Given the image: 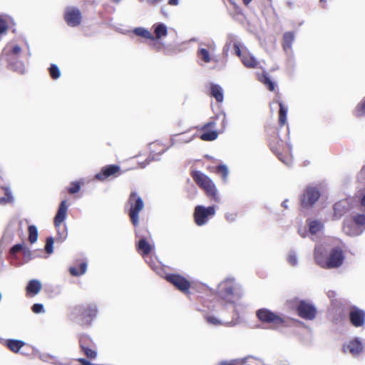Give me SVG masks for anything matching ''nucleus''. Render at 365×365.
<instances>
[{
  "instance_id": "c756f323",
  "label": "nucleus",
  "mask_w": 365,
  "mask_h": 365,
  "mask_svg": "<svg viewBox=\"0 0 365 365\" xmlns=\"http://www.w3.org/2000/svg\"><path fill=\"white\" fill-rule=\"evenodd\" d=\"M138 251L143 255H148L152 250V246L144 237H142L136 245Z\"/></svg>"
},
{
  "instance_id": "a878e982",
  "label": "nucleus",
  "mask_w": 365,
  "mask_h": 365,
  "mask_svg": "<svg viewBox=\"0 0 365 365\" xmlns=\"http://www.w3.org/2000/svg\"><path fill=\"white\" fill-rule=\"evenodd\" d=\"M240 60L243 65L247 68H256L258 64V61L256 58L248 51H245V54Z\"/></svg>"
},
{
  "instance_id": "6ab92c4d",
  "label": "nucleus",
  "mask_w": 365,
  "mask_h": 365,
  "mask_svg": "<svg viewBox=\"0 0 365 365\" xmlns=\"http://www.w3.org/2000/svg\"><path fill=\"white\" fill-rule=\"evenodd\" d=\"M68 205L66 200H62L58 206L57 212L54 217V224L58 227L61 223L66 220L67 215Z\"/></svg>"
},
{
  "instance_id": "4468645a",
  "label": "nucleus",
  "mask_w": 365,
  "mask_h": 365,
  "mask_svg": "<svg viewBox=\"0 0 365 365\" xmlns=\"http://www.w3.org/2000/svg\"><path fill=\"white\" fill-rule=\"evenodd\" d=\"M346 351H349L353 356H359L364 350V344L359 337L351 339L346 345L344 346Z\"/></svg>"
},
{
  "instance_id": "473e14b6",
  "label": "nucleus",
  "mask_w": 365,
  "mask_h": 365,
  "mask_svg": "<svg viewBox=\"0 0 365 365\" xmlns=\"http://www.w3.org/2000/svg\"><path fill=\"white\" fill-rule=\"evenodd\" d=\"M133 33L135 36L142 37L145 39L149 40V39L153 38V34H151V32L148 29H147L144 27L134 28L133 30Z\"/></svg>"
},
{
  "instance_id": "0e129e2a",
  "label": "nucleus",
  "mask_w": 365,
  "mask_h": 365,
  "mask_svg": "<svg viewBox=\"0 0 365 365\" xmlns=\"http://www.w3.org/2000/svg\"><path fill=\"white\" fill-rule=\"evenodd\" d=\"M76 361L80 362L81 365H96L95 364L90 362L88 360L84 358H78L76 359Z\"/></svg>"
},
{
  "instance_id": "a211bd4d",
  "label": "nucleus",
  "mask_w": 365,
  "mask_h": 365,
  "mask_svg": "<svg viewBox=\"0 0 365 365\" xmlns=\"http://www.w3.org/2000/svg\"><path fill=\"white\" fill-rule=\"evenodd\" d=\"M306 226L308 228V232L311 235H315L322 232L324 229V225L322 220L309 217L306 220Z\"/></svg>"
},
{
  "instance_id": "e2e57ef3",
  "label": "nucleus",
  "mask_w": 365,
  "mask_h": 365,
  "mask_svg": "<svg viewBox=\"0 0 365 365\" xmlns=\"http://www.w3.org/2000/svg\"><path fill=\"white\" fill-rule=\"evenodd\" d=\"M232 45L228 43L227 42H225L223 48H222V53L225 56H228L229 55V51L230 50V48Z\"/></svg>"
},
{
  "instance_id": "f8f14e48",
  "label": "nucleus",
  "mask_w": 365,
  "mask_h": 365,
  "mask_svg": "<svg viewBox=\"0 0 365 365\" xmlns=\"http://www.w3.org/2000/svg\"><path fill=\"white\" fill-rule=\"evenodd\" d=\"M349 319L351 324L356 328L365 325V311L356 306H351L349 312Z\"/></svg>"
},
{
  "instance_id": "39448f33",
  "label": "nucleus",
  "mask_w": 365,
  "mask_h": 365,
  "mask_svg": "<svg viewBox=\"0 0 365 365\" xmlns=\"http://www.w3.org/2000/svg\"><path fill=\"white\" fill-rule=\"evenodd\" d=\"M256 316L262 323L269 324V328L272 329L287 326L286 318L283 314L275 313L267 308L257 310Z\"/></svg>"
},
{
  "instance_id": "393cba45",
  "label": "nucleus",
  "mask_w": 365,
  "mask_h": 365,
  "mask_svg": "<svg viewBox=\"0 0 365 365\" xmlns=\"http://www.w3.org/2000/svg\"><path fill=\"white\" fill-rule=\"evenodd\" d=\"M5 345L14 353H18L26 344L25 341L20 339H9L5 341Z\"/></svg>"
},
{
  "instance_id": "b1692460",
  "label": "nucleus",
  "mask_w": 365,
  "mask_h": 365,
  "mask_svg": "<svg viewBox=\"0 0 365 365\" xmlns=\"http://www.w3.org/2000/svg\"><path fill=\"white\" fill-rule=\"evenodd\" d=\"M217 120H221V125L223 130L225 128L227 124L226 114L225 112H220V113L217 114L214 117L213 120L207 122L202 127V130H207L210 128L215 126Z\"/></svg>"
},
{
  "instance_id": "338daca9",
  "label": "nucleus",
  "mask_w": 365,
  "mask_h": 365,
  "mask_svg": "<svg viewBox=\"0 0 365 365\" xmlns=\"http://www.w3.org/2000/svg\"><path fill=\"white\" fill-rule=\"evenodd\" d=\"M179 135V134H175V135H172L171 137H170V147L171 146H173L176 144H178V138H176Z\"/></svg>"
},
{
  "instance_id": "c9c22d12",
  "label": "nucleus",
  "mask_w": 365,
  "mask_h": 365,
  "mask_svg": "<svg viewBox=\"0 0 365 365\" xmlns=\"http://www.w3.org/2000/svg\"><path fill=\"white\" fill-rule=\"evenodd\" d=\"M203 132L201 133L200 138L204 141H212L217 138L218 133L216 130H202Z\"/></svg>"
},
{
  "instance_id": "69168bd1",
  "label": "nucleus",
  "mask_w": 365,
  "mask_h": 365,
  "mask_svg": "<svg viewBox=\"0 0 365 365\" xmlns=\"http://www.w3.org/2000/svg\"><path fill=\"white\" fill-rule=\"evenodd\" d=\"M193 138H194V136H192L188 138H178V143H188L192 140Z\"/></svg>"
},
{
  "instance_id": "e433bc0d",
  "label": "nucleus",
  "mask_w": 365,
  "mask_h": 365,
  "mask_svg": "<svg viewBox=\"0 0 365 365\" xmlns=\"http://www.w3.org/2000/svg\"><path fill=\"white\" fill-rule=\"evenodd\" d=\"M259 80L270 91H273L275 88L274 83L270 79L267 73H262Z\"/></svg>"
},
{
  "instance_id": "6e6552de",
  "label": "nucleus",
  "mask_w": 365,
  "mask_h": 365,
  "mask_svg": "<svg viewBox=\"0 0 365 365\" xmlns=\"http://www.w3.org/2000/svg\"><path fill=\"white\" fill-rule=\"evenodd\" d=\"M215 207L213 205L208 207L197 205L193 212L195 222L198 226H202L207 224L209 220L215 216Z\"/></svg>"
},
{
  "instance_id": "4d7b16f0",
  "label": "nucleus",
  "mask_w": 365,
  "mask_h": 365,
  "mask_svg": "<svg viewBox=\"0 0 365 365\" xmlns=\"http://www.w3.org/2000/svg\"><path fill=\"white\" fill-rule=\"evenodd\" d=\"M170 147H168L166 149L162 150L161 152L156 154H150L147 158L148 161L150 163L152 161L160 160V156L163 154Z\"/></svg>"
},
{
  "instance_id": "de8ad7c7",
  "label": "nucleus",
  "mask_w": 365,
  "mask_h": 365,
  "mask_svg": "<svg viewBox=\"0 0 365 365\" xmlns=\"http://www.w3.org/2000/svg\"><path fill=\"white\" fill-rule=\"evenodd\" d=\"M226 42L232 45V46H237L242 43L240 38L237 35L232 33L227 34L226 37Z\"/></svg>"
},
{
  "instance_id": "423d86ee",
  "label": "nucleus",
  "mask_w": 365,
  "mask_h": 365,
  "mask_svg": "<svg viewBox=\"0 0 365 365\" xmlns=\"http://www.w3.org/2000/svg\"><path fill=\"white\" fill-rule=\"evenodd\" d=\"M192 178L205 190L208 197L215 202L220 201L217 189L214 182L207 175L200 171H195L192 173Z\"/></svg>"
},
{
  "instance_id": "f257e3e1",
  "label": "nucleus",
  "mask_w": 365,
  "mask_h": 365,
  "mask_svg": "<svg viewBox=\"0 0 365 365\" xmlns=\"http://www.w3.org/2000/svg\"><path fill=\"white\" fill-rule=\"evenodd\" d=\"M241 284L233 277H228L217 287V295L227 304L234 305L243 296Z\"/></svg>"
},
{
  "instance_id": "864d4df0",
  "label": "nucleus",
  "mask_w": 365,
  "mask_h": 365,
  "mask_svg": "<svg viewBox=\"0 0 365 365\" xmlns=\"http://www.w3.org/2000/svg\"><path fill=\"white\" fill-rule=\"evenodd\" d=\"M205 319L208 324L214 326L223 324L222 322L215 316L207 315L205 317Z\"/></svg>"
},
{
  "instance_id": "37998d69",
  "label": "nucleus",
  "mask_w": 365,
  "mask_h": 365,
  "mask_svg": "<svg viewBox=\"0 0 365 365\" xmlns=\"http://www.w3.org/2000/svg\"><path fill=\"white\" fill-rule=\"evenodd\" d=\"M272 150L276 153L277 156L278 157L279 160L282 161L284 164H285L287 166H291L292 164V158L291 155L284 156L283 154L277 152L276 150L274 149L273 147H271Z\"/></svg>"
},
{
  "instance_id": "412c9836",
  "label": "nucleus",
  "mask_w": 365,
  "mask_h": 365,
  "mask_svg": "<svg viewBox=\"0 0 365 365\" xmlns=\"http://www.w3.org/2000/svg\"><path fill=\"white\" fill-rule=\"evenodd\" d=\"M334 217L339 219L350 210L349 202L346 200H340L334 205Z\"/></svg>"
},
{
  "instance_id": "9b49d317",
  "label": "nucleus",
  "mask_w": 365,
  "mask_h": 365,
  "mask_svg": "<svg viewBox=\"0 0 365 365\" xmlns=\"http://www.w3.org/2000/svg\"><path fill=\"white\" fill-rule=\"evenodd\" d=\"M298 315L306 320H313L317 315V309L312 304L301 300L297 305Z\"/></svg>"
},
{
  "instance_id": "f704fd0d",
  "label": "nucleus",
  "mask_w": 365,
  "mask_h": 365,
  "mask_svg": "<svg viewBox=\"0 0 365 365\" xmlns=\"http://www.w3.org/2000/svg\"><path fill=\"white\" fill-rule=\"evenodd\" d=\"M87 267H88L87 262H82L80 263L79 270H78L77 268H76L74 267H71L69 268V272L73 277H79L81 275L84 274L86 272Z\"/></svg>"
},
{
  "instance_id": "aec40b11",
  "label": "nucleus",
  "mask_w": 365,
  "mask_h": 365,
  "mask_svg": "<svg viewBox=\"0 0 365 365\" xmlns=\"http://www.w3.org/2000/svg\"><path fill=\"white\" fill-rule=\"evenodd\" d=\"M68 205L66 200H62L58 206L57 212L54 217V224L58 227L61 223L66 220L67 215Z\"/></svg>"
},
{
  "instance_id": "bb28decb",
  "label": "nucleus",
  "mask_w": 365,
  "mask_h": 365,
  "mask_svg": "<svg viewBox=\"0 0 365 365\" xmlns=\"http://www.w3.org/2000/svg\"><path fill=\"white\" fill-rule=\"evenodd\" d=\"M42 288L41 282L38 279L30 280L26 285V292L31 295L38 294Z\"/></svg>"
},
{
  "instance_id": "a18cd8bd",
  "label": "nucleus",
  "mask_w": 365,
  "mask_h": 365,
  "mask_svg": "<svg viewBox=\"0 0 365 365\" xmlns=\"http://www.w3.org/2000/svg\"><path fill=\"white\" fill-rule=\"evenodd\" d=\"M149 40L150 41L148 43L149 46L156 51H160L164 47V43L160 41V39L154 38Z\"/></svg>"
},
{
  "instance_id": "49530a36",
  "label": "nucleus",
  "mask_w": 365,
  "mask_h": 365,
  "mask_svg": "<svg viewBox=\"0 0 365 365\" xmlns=\"http://www.w3.org/2000/svg\"><path fill=\"white\" fill-rule=\"evenodd\" d=\"M287 262L292 267H297L298 265L299 261L295 251L291 250L289 252Z\"/></svg>"
},
{
  "instance_id": "5fc2aeb1",
  "label": "nucleus",
  "mask_w": 365,
  "mask_h": 365,
  "mask_svg": "<svg viewBox=\"0 0 365 365\" xmlns=\"http://www.w3.org/2000/svg\"><path fill=\"white\" fill-rule=\"evenodd\" d=\"M238 213L237 212H226L225 214V219L229 223L235 222L237 219Z\"/></svg>"
},
{
  "instance_id": "1a4fd4ad",
  "label": "nucleus",
  "mask_w": 365,
  "mask_h": 365,
  "mask_svg": "<svg viewBox=\"0 0 365 365\" xmlns=\"http://www.w3.org/2000/svg\"><path fill=\"white\" fill-rule=\"evenodd\" d=\"M344 259L343 250L339 247H335L330 250L327 256L323 268L328 269L339 268L343 264Z\"/></svg>"
},
{
  "instance_id": "dca6fc26",
  "label": "nucleus",
  "mask_w": 365,
  "mask_h": 365,
  "mask_svg": "<svg viewBox=\"0 0 365 365\" xmlns=\"http://www.w3.org/2000/svg\"><path fill=\"white\" fill-rule=\"evenodd\" d=\"M120 170V168L118 165H108L101 168V171L96 174L94 178L100 181H103L108 178L115 175Z\"/></svg>"
},
{
  "instance_id": "09e8293b",
  "label": "nucleus",
  "mask_w": 365,
  "mask_h": 365,
  "mask_svg": "<svg viewBox=\"0 0 365 365\" xmlns=\"http://www.w3.org/2000/svg\"><path fill=\"white\" fill-rule=\"evenodd\" d=\"M21 253L24 255V262H20V261L17 262L18 265H21L23 263H27L31 259H33L31 251L28 247H26V246L24 247L23 251L21 252Z\"/></svg>"
},
{
  "instance_id": "5701e85b",
  "label": "nucleus",
  "mask_w": 365,
  "mask_h": 365,
  "mask_svg": "<svg viewBox=\"0 0 365 365\" xmlns=\"http://www.w3.org/2000/svg\"><path fill=\"white\" fill-rule=\"evenodd\" d=\"M152 29L153 31V38L161 39L168 35V27L162 22L155 23L153 25Z\"/></svg>"
},
{
  "instance_id": "72a5a7b5",
  "label": "nucleus",
  "mask_w": 365,
  "mask_h": 365,
  "mask_svg": "<svg viewBox=\"0 0 365 365\" xmlns=\"http://www.w3.org/2000/svg\"><path fill=\"white\" fill-rule=\"evenodd\" d=\"M24 247L25 246L23 244L20 243L13 245L9 250L10 258L13 260H16V262H19V259L17 255L18 253H21Z\"/></svg>"
},
{
  "instance_id": "c85d7f7f",
  "label": "nucleus",
  "mask_w": 365,
  "mask_h": 365,
  "mask_svg": "<svg viewBox=\"0 0 365 365\" xmlns=\"http://www.w3.org/2000/svg\"><path fill=\"white\" fill-rule=\"evenodd\" d=\"M210 95L212 97L215 98V100L222 103L224 100V92L222 88L215 83H212L210 86Z\"/></svg>"
},
{
  "instance_id": "f03ea898",
  "label": "nucleus",
  "mask_w": 365,
  "mask_h": 365,
  "mask_svg": "<svg viewBox=\"0 0 365 365\" xmlns=\"http://www.w3.org/2000/svg\"><path fill=\"white\" fill-rule=\"evenodd\" d=\"M21 48L17 45H8L2 51L1 59L7 62V68L19 74H24L26 68L24 63L20 60Z\"/></svg>"
},
{
  "instance_id": "2eb2a0df",
  "label": "nucleus",
  "mask_w": 365,
  "mask_h": 365,
  "mask_svg": "<svg viewBox=\"0 0 365 365\" xmlns=\"http://www.w3.org/2000/svg\"><path fill=\"white\" fill-rule=\"evenodd\" d=\"M342 230L346 235L350 237H357L364 232V230L357 225L351 217L344 220Z\"/></svg>"
},
{
  "instance_id": "8fccbe9b",
  "label": "nucleus",
  "mask_w": 365,
  "mask_h": 365,
  "mask_svg": "<svg viewBox=\"0 0 365 365\" xmlns=\"http://www.w3.org/2000/svg\"><path fill=\"white\" fill-rule=\"evenodd\" d=\"M53 243L54 240L53 237H48L46 238L45 245V251L47 254L51 255L53 252Z\"/></svg>"
},
{
  "instance_id": "f3484780",
  "label": "nucleus",
  "mask_w": 365,
  "mask_h": 365,
  "mask_svg": "<svg viewBox=\"0 0 365 365\" xmlns=\"http://www.w3.org/2000/svg\"><path fill=\"white\" fill-rule=\"evenodd\" d=\"M91 339L87 335H81L79 337V346L81 351L88 359H93L97 356V351L94 349L89 348L88 343L91 341Z\"/></svg>"
},
{
  "instance_id": "6e6d98bb",
  "label": "nucleus",
  "mask_w": 365,
  "mask_h": 365,
  "mask_svg": "<svg viewBox=\"0 0 365 365\" xmlns=\"http://www.w3.org/2000/svg\"><path fill=\"white\" fill-rule=\"evenodd\" d=\"M31 311L35 314H41L45 312L44 307L43 304L36 303L31 307Z\"/></svg>"
},
{
  "instance_id": "2f4dec72",
  "label": "nucleus",
  "mask_w": 365,
  "mask_h": 365,
  "mask_svg": "<svg viewBox=\"0 0 365 365\" xmlns=\"http://www.w3.org/2000/svg\"><path fill=\"white\" fill-rule=\"evenodd\" d=\"M276 103H278V105L279 106V124L280 126H283L287 123V115L288 108L286 106H284V104L282 101H277Z\"/></svg>"
},
{
  "instance_id": "bf43d9fd",
  "label": "nucleus",
  "mask_w": 365,
  "mask_h": 365,
  "mask_svg": "<svg viewBox=\"0 0 365 365\" xmlns=\"http://www.w3.org/2000/svg\"><path fill=\"white\" fill-rule=\"evenodd\" d=\"M58 238L57 239L58 241L60 242H63L66 237H67V232H66V226L64 225L63 230L62 232H61L59 230H57Z\"/></svg>"
},
{
  "instance_id": "a19ab883",
  "label": "nucleus",
  "mask_w": 365,
  "mask_h": 365,
  "mask_svg": "<svg viewBox=\"0 0 365 365\" xmlns=\"http://www.w3.org/2000/svg\"><path fill=\"white\" fill-rule=\"evenodd\" d=\"M28 232H29V237H28L29 241L30 242L31 244H34L38 240V230H37L36 226H35L34 225H29L28 227Z\"/></svg>"
},
{
  "instance_id": "603ef678",
  "label": "nucleus",
  "mask_w": 365,
  "mask_h": 365,
  "mask_svg": "<svg viewBox=\"0 0 365 365\" xmlns=\"http://www.w3.org/2000/svg\"><path fill=\"white\" fill-rule=\"evenodd\" d=\"M81 190V183L78 181H73L71 183V187L68 189L70 194H76Z\"/></svg>"
},
{
  "instance_id": "ea45409f",
  "label": "nucleus",
  "mask_w": 365,
  "mask_h": 365,
  "mask_svg": "<svg viewBox=\"0 0 365 365\" xmlns=\"http://www.w3.org/2000/svg\"><path fill=\"white\" fill-rule=\"evenodd\" d=\"M197 56L204 63H210L211 61V57L208 50L205 48H199L197 51Z\"/></svg>"
},
{
  "instance_id": "9d476101",
  "label": "nucleus",
  "mask_w": 365,
  "mask_h": 365,
  "mask_svg": "<svg viewBox=\"0 0 365 365\" xmlns=\"http://www.w3.org/2000/svg\"><path fill=\"white\" fill-rule=\"evenodd\" d=\"M63 18L70 27H77L82 21V14L78 8L75 6H68L64 11Z\"/></svg>"
},
{
  "instance_id": "052dcab7",
  "label": "nucleus",
  "mask_w": 365,
  "mask_h": 365,
  "mask_svg": "<svg viewBox=\"0 0 365 365\" xmlns=\"http://www.w3.org/2000/svg\"><path fill=\"white\" fill-rule=\"evenodd\" d=\"M242 46V43H240V44H238L237 46H233V48L235 50V54L240 58H241L244 56L245 51H242V50H241Z\"/></svg>"
},
{
  "instance_id": "4be33fe9",
  "label": "nucleus",
  "mask_w": 365,
  "mask_h": 365,
  "mask_svg": "<svg viewBox=\"0 0 365 365\" xmlns=\"http://www.w3.org/2000/svg\"><path fill=\"white\" fill-rule=\"evenodd\" d=\"M327 256L324 247L322 245H317L314 250V259L315 263L320 267L323 268Z\"/></svg>"
},
{
  "instance_id": "c03bdc74",
  "label": "nucleus",
  "mask_w": 365,
  "mask_h": 365,
  "mask_svg": "<svg viewBox=\"0 0 365 365\" xmlns=\"http://www.w3.org/2000/svg\"><path fill=\"white\" fill-rule=\"evenodd\" d=\"M48 72L51 78L53 80H57L61 76V71L58 66L55 63H51L48 68Z\"/></svg>"
},
{
  "instance_id": "3c124183",
  "label": "nucleus",
  "mask_w": 365,
  "mask_h": 365,
  "mask_svg": "<svg viewBox=\"0 0 365 365\" xmlns=\"http://www.w3.org/2000/svg\"><path fill=\"white\" fill-rule=\"evenodd\" d=\"M356 115L357 116L365 115V97L356 107Z\"/></svg>"
},
{
  "instance_id": "79ce46f5",
  "label": "nucleus",
  "mask_w": 365,
  "mask_h": 365,
  "mask_svg": "<svg viewBox=\"0 0 365 365\" xmlns=\"http://www.w3.org/2000/svg\"><path fill=\"white\" fill-rule=\"evenodd\" d=\"M355 222L365 231V214L356 213L350 217Z\"/></svg>"
},
{
  "instance_id": "cd10ccee",
  "label": "nucleus",
  "mask_w": 365,
  "mask_h": 365,
  "mask_svg": "<svg viewBox=\"0 0 365 365\" xmlns=\"http://www.w3.org/2000/svg\"><path fill=\"white\" fill-rule=\"evenodd\" d=\"M38 357L42 361L46 362V363H51L53 365H66L57 356L50 354L39 353Z\"/></svg>"
},
{
  "instance_id": "0eeeda50",
  "label": "nucleus",
  "mask_w": 365,
  "mask_h": 365,
  "mask_svg": "<svg viewBox=\"0 0 365 365\" xmlns=\"http://www.w3.org/2000/svg\"><path fill=\"white\" fill-rule=\"evenodd\" d=\"M321 192L317 186L308 185L300 195V205L303 209L312 208L319 200Z\"/></svg>"
},
{
  "instance_id": "58836bf2",
  "label": "nucleus",
  "mask_w": 365,
  "mask_h": 365,
  "mask_svg": "<svg viewBox=\"0 0 365 365\" xmlns=\"http://www.w3.org/2000/svg\"><path fill=\"white\" fill-rule=\"evenodd\" d=\"M216 172L217 174L221 175L222 180L224 182H227L229 175V169L225 164H221L217 166Z\"/></svg>"
},
{
  "instance_id": "680f3d73",
  "label": "nucleus",
  "mask_w": 365,
  "mask_h": 365,
  "mask_svg": "<svg viewBox=\"0 0 365 365\" xmlns=\"http://www.w3.org/2000/svg\"><path fill=\"white\" fill-rule=\"evenodd\" d=\"M357 179L361 183L365 182V165L361 168L357 175Z\"/></svg>"
},
{
  "instance_id": "7ed1b4c3",
  "label": "nucleus",
  "mask_w": 365,
  "mask_h": 365,
  "mask_svg": "<svg viewBox=\"0 0 365 365\" xmlns=\"http://www.w3.org/2000/svg\"><path fill=\"white\" fill-rule=\"evenodd\" d=\"M98 314L97 305L94 303L80 304L75 307L73 312L78 323L81 325L90 326L96 318Z\"/></svg>"
},
{
  "instance_id": "ddd939ff",
  "label": "nucleus",
  "mask_w": 365,
  "mask_h": 365,
  "mask_svg": "<svg viewBox=\"0 0 365 365\" xmlns=\"http://www.w3.org/2000/svg\"><path fill=\"white\" fill-rule=\"evenodd\" d=\"M165 279L182 292H187L190 287V282L180 274H168L166 275Z\"/></svg>"
},
{
  "instance_id": "20e7f679",
  "label": "nucleus",
  "mask_w": 365,
  "mask_h": 365,
  "mask_svg": "<svg viewBox=\"0 0 365 365\" xmlns=\"http://www.w3.org/2000/svg\"><path fill=\"white\" fill-rule=\"evenodd\" d=\"M144 207V202L142 197L135 191L130 192L125 204V210L134 227L139 224V212Z\"/></svg>"
},
{
  "instance_id": "13d9d810",
  "label": "nucleus",
  "mask_w": 365,
  "mask_h": 365,
  "mask_svg": "<svg viewBox=\"0 0 365 365\" xmlns=\"http://www.w3.org/2000/svg\"><path fill=\"white\" fill-rule=\"evenodd\" d=\"M251 357L252 356H249L245 357L243 359H236L230 360V361H228V364H229V365H243L247 361V360Z\"/></svg>"
},
{
  "instance_id": "4c0bfd02",
  "label": "nucleus",
  "mask_w": 365,
  "mask_h": 365,
  "mask_svg": "<svg viewBox=\"0 0 365 365\" xmlns=\"http://www.w3.org/2000/svg\"><path fill=\"white\" fill-rule=\"evenodd\" d=\"M4 190L5 195L0 197V205H4L13 201L14 197L9 187H2Z\"/></svg>"
},
{
  "instance_id": "7c9ffc66",
  "label": "nucleus",
  "mask_w": 365,
  "mask_h": 365,
  "mask_svg": "<svg viewBox=\"0 0 365 365\" xmlns=\"http://www.w3.org/2000/svg\"><path fill=\"white\" fill-rule=\"evenodd\" d=\"M294 41V34L292 31L285 32L283 35V49L287 52L292 49V43Z\"/></svg>"
},
{
  "instance_id": "774afa93",
  "label": "nucleus",
  "mask_w": 365,
  "mask_h": 365,
  "mask_svg": "<svg viewBox=\"0 0 365 365\" xmlns=\"http://www.w3.org/2000/svg\"><path fill=\"white\" fill-rule=\"evenodd\" d=\"M360 204L362 207H365V192L361 195Z\"/></svg>"
}]
</instances>
